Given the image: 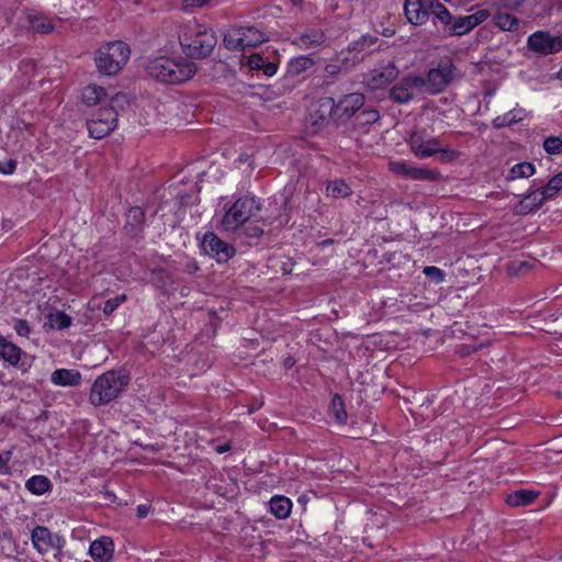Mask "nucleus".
Listing matches in <instances>:
<instances>
[{"mask_svg": "<svg viewBox=\"0 0 562 562\" xmlns=\"http://www.w3.org/2000/svg\"><path fill=\"white\" fill-rule=\"evenodd\" d=\"M196 70L195 63L183 57L169 58L159 56L150 60L146 66L148 76L170 85H180L190 80Z\"/></svg>", "mask_w": 562, "mask_h": 562, "instance_id": "obj_1", "label": "nucleus"}, {"mask_svg": "<svg viewBox=\"0 0 562 562\" xmlns=\"http://www.w3.org/2000/svg\"><path fill=\"white\" fill-rule=\"evenodd\" d=\"M178 37L182 50L190 58L209 56L217 43L215 33L194 20L180 26Z\"/></svg>", "mask_w": 562, "mask_h": 562, "instance_id": "obj_2", "label": "nucleus"}, {"mask_svg": "<svg viewBox=\"0 0 562 562\" xmlns=\"http://www.w3.org/2000/svg\"><path fill=\"white\" fill-rule=\"evenodd\" d=\"M130 376L124 371L110 370L98 376L89 395L91 404L102 406L109 404L128 385Z\"/></svg>", "mask_w": 562, "mask_h": 562, "instance_id": "obj_3", "label": "nucleus"}, {"mask_svg": "<svg viewBox=\"0 0 562 562\" xmlns=\"http://www.w3.org/2000/svg\"><path fill=\"white\" fill-rule=\"evenodd\" d=\"M260 210L261 204L258 199L252 195L240 196L225 212L221 228L225 232H235L255 217Z\"/></svg>", "mask_w": 562, "mask_h": 562, "instance_id": "obj_4", "label": "nucleus"}, {"mask_svg": "<svg viewBox=\"0 0 562 562\" xmlns=\"http://www.w3.org/2000/svg\"><path fill=\"white\" fill-rule=\"evenodd\" d=\"M130 55L128 45L122 41H116L100 47L94 61L100 72L113 76L127 63Z\"/></svg>", "mask_w": 562, "mask_h": 562, "instance_id": "obj_5", "label": "nucleus"}, {"mask_svg": "<svg viewBox=\"0 0 562 562\" xmlns=\"http://www.w3.org/2000/svg\"><path fill=\"white\" fill-rule=\"evenodd\" d=\"M268 41L267 35L255 26H235L226 31L224 46L229 50H245Z\"/></svg>", "mask_w": 562, "mask_h": 562, "instance_id": "obj_6", "label": "nucleus"}, {"mask_svg": "<svg viewBox=\"0 0 562 562\" xmlns=\"http://www.w3.org/2000/svg\"><path fill=\"white\" fill-rule=\"evenodd\" d=\"M408 144L412 153L425 159L434 156L437 153L443 154L448 159L452 160L458 157V151L449 148H442L441 142L437 137L429 136L425 131H418L411 134Z\"/></svg>", "mask_w": 562, "mask_h": 562, "instance_id": "obj_7", "label": "nucleus"}, {"mask_svg": "<svg viewBox=\"0 0 562 562\" xmlns=\"http://www.w3.org/2000/svg\"><path fill=\"white\" fill-rule=\"evenodd\" d=\"M456 68L450 58H442L424 78V90L429 94L441 93L454 79Z\"/></svg>", "mask_w": 562, "mask_h": 562, "instance_id": "obj_8", "label": "nucleus"}, {"mask_svg": "<svg viewBox=\"0 0 562 562\" xmlns=\"http://www.w3.org/2000/svg\"><path fill=\"white\" fill-rule=\"evenodd\" d=\"M31 541L38 553L54 551V558L57 560L64 555L66 539L58 532H52L45 526H36L32 529Z\"/></svg>", "mask_w": 562, "mask_h": 562, "instance_id": "obj_9", "label": "nucleus"}, {"mask_svg": "<svg viewBox=\"0 0 562 562\" xmlns=\"http://www.w3.org/2000/svg\"><path fill=\"white\" fill-rule=\"evenodd\" d=\"M117 125V112L113 106L101 108L87 121L89 135L101 139L112 133Z\"/></svg>", "mask_w": 562, "mask_h": 562, "instance_id": "obj_10", "label": "nucleus"}, {"mask_svg": "<svg viewBox=\"0 0 562 562\" xmlns=\"http://www.w3.org/2000/svg\"><path fill=\"white\" fill-rule=\"evenodd\" d=\"M424 85V77L409 74L393 85L390 98L396 103H408L425 92Z\"/></svg>", "mask_w": 562, "mask_h": 562, "instance_id": "obj_11", "label": "nucleus"}, {"mask_svg": "<svg viewBox=\"0 0 562 562\" xmlns=\"http://www.w3.org/2000/svg\"><path fill=\"white\" fill-rule=\"evenodd\" d=\"M490 16V11L486 9H480L470 15H458L450 19V24L445 27L443 33L449 36H462L475 26L486 21Z\"/></svg>", "mask_w": 562, "mask_h": 562, "instance_id": "obj_12", "label": "nucleus"}, {"mask_svg": "<svg viewBox=\"0 0 562 562\" xmlns=\"http://www.w3.org/2000/svg\"><path fill=\"white\" fill-rule=\"evenodd\" d=\"M529 50L539 55H552L562 50V34L552 36L549 32L537 31L527 38Z\"/></svg>", "mask_w": 562, "mask_h": 562, "instance_id": "obj_13", "label": "nucleus"}, {"mask_svg": "<svg viewBox=\"0 0 562 562\" xmlns=\"http://www.w3.org/2000/svg\"><path fill=\"white\" fill-rule=\"evenodd\" d=\"M201 247L205 254L214 258L217 262L228 261L236 252L233 245L225 243L213 232L204 234Z\"/></svg>", "mask_w": 562, "mask_h": 562, "instance_id": "obj_14", "label": "nucleus"}, {"mask_svg": "<svg viewBox=\"0 0 562 562\" xmlns=\"http://www.w3.org/2000/svg\"><path fill=\"white\" fill-rule=\"evenodd\" d=\"M0 359L16 368L22 373H26L31 369L34 360L32 356L27 355L19 346L9 340L0 349Z\"/></svg>", "mask_w": 562, "mask_h": 562, "instance_id": "obj_15", "label": "nucleus"}, {"mask_svg": "<svg viewBox=\"0 0 562 562\" xmlns=\"http://www.w3.org/2000/svg\"><path fill=\"white\" fill-rule=\"evenodd\" d=\"M430 0H405L404 14L413 25H423L429 19Z\"/></svg>", "mask_w": 562, "mask_h": 562, "instance_id": "obj_16", "label": "nucleus"}, {"mask_svg": "<svg viewBox=\"0 0 562 562\" xmlns=\"http://www.w3.org/2000/svg\"><path fill=\"white\" fill-rule=\"evenodd\" d=\"M333 103V114L339 117H350L359 111L364 104V95L361 93H350L345 95L338 103L329 99Z\"/></svg>", "mask_w": 562, "mask_h": 562, "instance_id": "obj_17", "label": "nucleus"}, {"mask_svg": "<svg viewBox=\"0 0 562 562\" xmlns=\"http://www.w3.org/2000/svg\"><path fill=\"white\" fill-rule=\"evenodd\" d=\"M398 74L397 67L390 63L379 69L372 70L367 79V85L372 90L383 89L392 83L397 78Z\"/></svg>", "mask_w": 562, "mask_h": 562, "instance_id": "obj_18", "label": "nucleus"}, {"mask_svg": "<svg viewBox=\"0 0 562 562\" xmlns=\"http://www.w3.org/2000/svg\"><path fill=\"white\" fill-rule=\"evenodd\" d=\"M547 200H550L543 188L535 189L528 192L522 200H520L515 206L514 212L517 215H527L531 212L537 211Z\"/></svg>", "mask_w": 562, "mask_h": 562, "instance_id": "obj_19", "label": "nucleus"}, {"mask_svg": "<svg viewBox=\"0 0 562 562\" xmlns=\"http://www.w3.org/2000/svg\"><path fill=\"white\" fill-rule=\"evenodd\" d=\"M114 553V544L111 538L101 537L91 542L89 554L95 562H111Z\"/></svg>", "mask_w": 562, "mask_h": 562, "instance_id": "obj_20", "label": "nucleus"}, {"mask_svg": "<svg viewBox=\"0 0 562 562\" xmlns=\"http://www.w3.org/2000/svg\"><path fill=\"white\" fill-rule=\"evenodd\" d=\"M326 38V34L322 29L310 27L295 37L293 44L302 49H310L323 45Z\"/></svg>", "mask_w": 562, "mask_h": 562, "instance_id": "obj_21", "label": "nucleus"}, {"mask_svg": "<svg viewBox=\"0 0 562 562\" xmlns=\"http://www.w3.org/2000/svg\"><path fill=\"white\" fill-rule=\"evenodd\" d=\"M50 381L59 386H77L81 382V374L74 369H57L52 373Z\"/></svg>", "mask_w": 562, "mask_h": 562, "instance_id": "obj_22", "label": "nucleus"}, {"mask_svg": "<svg viewBox=\"0 0 562 562\" xmlns=\"http://www.w3.org/2000/svg\"><path fill=\"white\" fill-rule=\"evenodd\" d=\"M108 100L104 88L97 85H89L82 89L81 101L88 106L101 104Z\"/></svg>", "mask_w": 562, "mask_h": 562, "instance_id": "obj_23", "label": "nucleus"}, {"mask_svg": "<svg viewBox=\"0 0 562 562\" xmlns=\"http://www.w3.org/2000/svg\"><path fill=\"white\" fill-rule=\"evenodd\" d=\"M270 512L278 519H285L290 516L292 502L290 498L276 495L270 499Z\"/></svg>", "mask_w": 562, "mask_h": 562, "instance_id": "obj_24", "label": "nucleus"}, {"mask_svg": "<svg viewBox=\"0 0 562 562\" xmlns=\"http://www.w3.org/2000/svg\"><path fill=\"white\" fill-rule=\"evenodd\" d=\"M538 495L539 493L532 490H518L507 496L506 503L514 507L526 506L533 503Z\"/></svg>", "mask_w": 562, "mask_h": 562, "instance_id": "obj_25", "label": "nucleus"}, {"mask_svg": "<svg viewBox=\"0 0 562 562\" xmlns=\"http://www.w3.org/2000/svg\"><path fill=\"white\" fill-rule=\"evenodd\" d=\"M30 27L37 33L47 34L54 30V24L45 15L38 12H30L27 14Z\"/></svg>", "mask_w": 562, "mask_h": 562, "instance_id": "obj_26", "label": "nucleus"}, {"mask_svg": "<svg viewBox=\"0 0 562 562\" xmlns=\"http://www.w3.org/2000/svg\"><path fill=\"white\" fill-rule=\"evenodd\" d=\"M314 64V59L308 56L300 55L293 57L288 64V74L292 77L299 76L307 69H311Z\"/></svg>", "mask_w": 562, "mask_h": 562, "instance_id": "obj_27", "label": "nucleus"}, {"mask_svg": "<svg viewBox=\"0 0 562 562\" xmlns=\"http://www.w3.org/2000/svg\"><path fill=\"white\" fill-rule=\"evenodd\" d=\"M248 65L252 70H262L268 77L273 76L278 70L276 63L266 60L259 54H252L248 59Z\"/></svg>", "mask_w": 562, "mask_h": 562, "instance_id": "obj_28", "label": "nucleus"}, {"mask_svg": "<svg viewBox=\"0 0 562 562\" xmlns=\"http://www.w3.org/2000/svg\"><path fill=\"white\" fill-rule=\"evenodd\" d=\"M494 24L503 31L516 32L519 30L520 21L507 12H498L493 18Z\"/></svg>", "mask_w": 562, "mask_h": 562, "instance_id": "obj_29", "label": "nucleus"}, {"mask_svg": "<svg viewBox=\"0 0 562 562\" xmlns=\"http://www.w3.org/2000/svg\"><path fill=\"white\" fill-rule=\"evenodd\" d=\"M429 4V13L434 16L435 20L441 23L443 32L445 27L450 24L452 14L439 0H430Z\"/></svg>", "mask_w": 562, "mask_h": 562, "instance_id": "obj_30", "label": "nucleus"}, {"mask_svg": "<svg viewBox=\"0 0 562 562\" xmlns=\"http://www.w3.org/2000/svg\"><path fill=\"white\" fill-rule=\"evenodd\" d=\"M25 487L35 495H42L50 490L52 483L44 475H33L25 482Z\"/></svg>", "mask_w": 562, "mask_h": 562, "instance_id": "obj_31", "label": "nucleus"}, {"mask_svg": "<svg viewBox=\"0 0 562 562\" xmlns=\"http://www.w3.org/2000/svg\"><path fill=\"white\" fill-rule=\"evenodd\" d=\"M536 172V167L531 162H519L514 165L508 175L506 176V180L513 181L519 178H529Z\"/></svg>", "mask_w": 562, "mask_h": 562, "instance_id": "obj_32", "label": "nucleus"}, {"mask_svg": "<svg viewBox=\"0 0 562 562\" xmlns=\"http://www.w3.org/2000/svg\"><path fill=\"white\" fill-rule=\"evenodd\" d=\"M326 192L328 196L340 199L349 196L352 193V190L344 180H334L328 182Z\"/></svg>", "mask_w": 562, "mask_h": 562, "instance_id": "obj_33", "label": "nucleus"}, {"mask_svg": "<svg viewBox=\"0 0 562 562\" xmlns=\"http://www.w3.org/2000/svg\"><path fill=\"white\" fill-rule=\"evenodd\" d=\"M441 175L437 169H429L425 167L413 166L411 172V180L419 181H438Z\"/></svg>", "mask_w": 562, "mask_h": 562, "instance_id": "obj_34", "label": "nucleus"}, {"mask_svg": "<svg viewBox=\"0 0 562 562\" xmlns=\"http://www.w3.org/2000/svg\"><path fill=\"white\" fill-rule=\"evenodd\" d=\"M521 120H522V116H520L518 112L512 110L503 115L496 116L493 120V126L495 128H502V127L510 126Z\"/></svg>", "mask_w": 562, "mask_h": 562, "instance_id": "obj_35", "label": "nucleus"}, {"mask_svg": "<svg viewBox=\"0 0 562 562\" xmlns=\"http://www.w3.org/2000/svg\"><path fill=\"white\" fill-rule=\"evenodd\" d=\"M330 413L339 424L346 423L347 413L345 411L342 398L338 394H335L331 398Z\"/></svg>", "mask_w": 562, "mask_h": 562, "instance_id": "obj_36", "label": "nucleus"}, {"mask_svg": "<svg viewBox=\"0 0 562 562\" xmlns=\"http://www.w3.org/2000/svg\"><path fill=\"white\" fill-rule=\"evenodd\" d=\"M543 148L550 155H559L562 153V134L557 136H548L543 140Z\"/></svg>", "mask_w": 562, "mask_h": 562, "instance_id": "obj_37", "label": "nucleus"}, {"mask_svg": "<svg viewBox=\"0 0 562 562\" xmlns=\"http://www.w3.org/2000/svg\"><path fill=\"white\" fill-rule=\"evenodd\" d=\"M544 192L548 194L550 199H552L561 189H562V172L553 176L547 183L546 187H542Z\"/></svg>", "mask_w": 562, "mask_h": 562, "instance_id": "obj_38", "label": "nucleus"}, {"mask_svg": "<svg viewBox=\"0 0 562 562\" xmlns=\"http://www.w3.org/2000/svg\"><path fill=\"white\" fill-rule=\"evenodd\" d=\"M389 166L392 172L411 179V172L414 166L413 164H408L405 161H391Z\"/></svg>", "mask_w": 562, "mask_h": 562, "instance_id": "obj_39", "label": "nucleus"}, {"mask_svg": "<svg viewBox=\"0 0 562 562\" xmlns=\"http://www.w3.org/2000/svg\"><path fill=\"white\" fill-rule=\"evenodd\" d=\"M379 119H380V113L375 109L363 110L357 116V120L359 121V123L363 124V125L373 124L376 121H379Z\"/></svg>", "mask_w": 562, "mask_h": 562, "instance_id": "obj_40", "label": "nucleus"}, {"mask_svg": "<svg viewBox=\"0 0 562 562\" xmlns=\"http://www.w3.org/2000/svg\"><path fill=\"white\" fill-rule=\"evenodd\" d=\"M376 40H378L376 37H372V36H362L360 40L350 44L349 50L362 52L366 48L375 44Z\"/></svg>", "mask_w": 562, "mask_h": 562, "instance_id": "obj_41", "label": "nucleus"}, {"mask_svg": "<svg viewBox=\"0 0 562 562\" xmlns=\"http://www.w3.org/2000/svg\"><path fill=\"white\" fill-rule=\"evenodd\" d=\"M126 301V295L121 294L115 297L109 299L104 303L103 313L105 315H111L122 303Z\"/></svg>", "mask_w": 562, "mask_h": 562, "instance_id": "obj_42", "label": "nucleus"}, {"mask_svg": "<svg viewBox=\"0 0 562 562\" xmlns=\"http://www.w3.org/2000/svg\"><path fill=\"white\" fill-rule=\"evenodd\" d=\"M424 273L426 277L432 279L436 283H441L445 280V273L442 270L435 266L425 267Z\"/></svg>", "mask_w": 562, "mask_h": 562, "instance_id": "obj_43", "label": "nucleus"}, {"mask_svg": "<svg viewBox=\"0 0 562 562\" xmlns=\"http://www.w3.org/2000/svg\"><path fill=\"white\" fill-rule=\"evenodd\" d=\"M14 330L21 337H27L30 335V326L25 319H14Z\"/></svg>", "mask_w": 562, "mask_h": 562, "instance_id": "obj_44", "label": "nucleus"}, {"mask_svg": "<svg viewBox=\"0 0 562 562\" xmlns=\"http://www.w3.org/2000/svg\"><path fill=\"white\" fill-rule=\"evenodd\" d=\"M213 0H183L182 7L184 10H193L195 8H201L207 5Z\"/></svg>", "mask_w": 562, "mask_h": 562, "instance_id": "obj_45", "label": "nucleus"}, {"mask_svg": "<svg viewBox=\"0 0 562 562\" xmlns=\"http://www.w3.org/2000/svg\"><path fill=\"white\" fill-rule=\"evenodd\" d=\"M16 169V161L13 159H8L4 161H0V172L3 175H12Z\"/></svg>", "mask_w": 562, "mask_h": 562, "instance_id": "obj_46", "label": "nucleus"}, {"mask_svg": "<svg viewBox=\"0 0 562 562\" xmlns=\"http://www.w3.org/2000/svg\"><path fill=\"white\" fill-rule=\"evenodd\" d=\"M55 323L58 329H65L71 325V318L65 313H58Z\"/></svg>", "mask_w": 562, "mask_h": 562, "instance_id": "obj_47", "label": "nucleus"}, {"mask_svg": "<svg viewBox=\"0 0 562 562\" xmlns=\"http://www.w3.org/2000/svg\"><path fill=\"white\" fill-rule=\"evenodd\" d=\"M10 459H11L10 451H4V452L0 453V473L7 471L8 463L10 461Z\"/></svg>", "mask_w": 562, "mask_h": 562, "instance_id": "obj_48", "label": "nucleus"}, {"mask_svg": "<svg viewBox=\"0 0 562 562\" xmlns=\"http://www.w3.org/2000/svg\"><path fill=\"white\" fill-rule=\"evenodd\" d=\"M246 234L249 237L256 238L263 234V228H261L259 226H248L246 228Z\"/></svg>", "mask_w": 562, "mask_h": 562, "instance_id": "obj_49", "label": "nucleus"}, {"mask_svg": "<svg viewBox=\"0 0 562 562\" xmlns=\"http://www.w3.org/2000/svg\"><path fill=\"white\" fill-rule=\"evenodd\" d=\"M143 216H144V214H143V211L140 210V207H132L128 212V217H132L137 222H140Z\"/></svg>", "mask_w": 562, "mask_h": 562, "instance_id": "obj_50", "label": "nucleus"}, {"mask_svg": "<svg viewBox=\"0 0 562 562\" xmlns=\"http://www.w3.org/2000/svg\"><path fill=\"white\" fill-rule=\"evenodd\" d=\"M325 71L326 74H328L329 76H335L337 74L340 72V66L339 65H336V64H328L326 65L325 67Z\"/></svg>", "mask_w": 562, "mask_h": 562, "instance_id": "obj_51", "label": "nucleus"}, {"mask_svg": "<svg viewBox=\"0 0 562 562\" xmlns=\"http://www.w3.org/2000/svg\"><path fill=\"white\" fill-rule=\"evenodd\" d=\"M148 512H149V507L145 504H142V505H138L137 506V516L140 517V518H144L148 515Z\"/></svg>", "mask_w": 562, "mask_h": 562, "instance_id": "obj_52", "label": "nucleus"}, {"mask_svg": "<svg viewBox=\"0 0 562 562\" xmlns=\"http://www.w3.org/2000/svg\"><path fill=\"white\" fill-rule=\"evenodd\" d=\"M229 449H231V447H229V445H227V443H226V445H223V446H217V447H216V451H217L218 453H224V452L228 451Z\"/></svg>", "mask_w": 562, "mask_h": 562, "instance_id": "obj_53", "label": "nucleus"}, {"mask_svg": "<svg viewBox=\"0 0 562 562\" xmlns=\"http://www.w3.org/2000/svg\"><path fill=\"white\" fill-rule=\"evenodd\" d=\"M558 77H559L560 79H562V67L560 68L559 72H558Z\"/></svg>", "mask_w": 562, "mask_h": 562, "instance_id": "obj_54", "label": "nucleus"}, {"mask_svg": "<svg viewBox=\"0 0 562 562\" xmlns=\"http://www.w3.org/2000/svg\"><path fill=\"white\" fill-rule=\"evenodd\" d=\"M2 375H3V374H2V373H0V376H2Z\"/></svg>", "mask_w": 562, "mask_h": 562, "instance_id": "obj_55", "label": "nucleus"}]
</instances>
